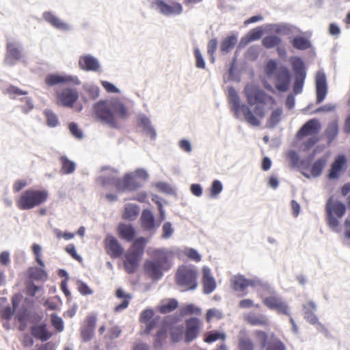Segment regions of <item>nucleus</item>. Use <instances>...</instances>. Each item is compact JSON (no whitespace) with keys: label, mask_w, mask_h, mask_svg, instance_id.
<instances>
[{"label":"nucleus","mask_w":350,"mask_h":350,"mask_svg":"<svg viewBox=\"0 0 350 350\" xmlns=\"http://www.w3.org/2000/svg\"><path fill=\"white\" fill-rule=\"evenodd\" d=\"M228 92V100L232 105V110L234 115L238 116L239 111H241L245 121L254 126H260V119L263 118L265 116V108L261 105H265L268 101L271 104L275 103V98L268 95L259 87L248 84L245 87L243 93L247 104L250 106L255 105L252 111L249 106L240 104V98L233 88H229Z\"/></svg>","instance_id":"f257e3e1"},{"label":"nucleus","mask_w":350,"mask_h":350,"mask_svg":"<svg viewBox=\"0 0 350 350\" xmlns=\"http://www.w3.org/2000/svg\"><path fill=\"white\" fill-rule=\"evenodd\" d=\"M93 116L98 121L118 127L117 118L125 119L128 116L127 109L119 100H100L93 105Z\"/></svg>","instance_id":"f03ea898"},{"label":"nucleus","mask_w":350,"mask_h":350,"mask_svg":"<svg viewBox=\"0 0 350 350\" xmlns=\"http://www.w3.org/2000/svg\"><path fill=\"white\" fill-rule=\"evenodd\" d=\"M150 255L152 260L145 262L144 272L153 280H160L163 272L172 267L174 252L167 248H159L152 250Z\"/></svg>","instance_id":"7ed1b4c3"},{"label":"nucleus","mask_w":350,"mask_h":350,"mask_svg":"<svg viewBox=\"0 0 350 350\" xmlns=\"http://www.w3.org/2000/svg\"><path fill=\"white\" fill-rule=\"evenodd\" d=\"M48 197L49 193L45 189L29 188L21 193L16 204L20 210H29L44 203Z\"/></svg>","instance_id":"20e7f679"},{"label":"nucleus","mask_w":350,"mask_h":350,"mask_svg":"<svg viewBox=\"0 0 350 350\" xmlns=\"http://www.w3.org/2000/svg\"><path fill=\"white\" fill-rule=\"evenodd\" d=\"M146 240L139 237L135 240L128 252L124 255V267L129 273H134L139 266V262L144 252Z\"/></svg>","instance_id":"39448f33"},{"label":"nucleus","mask_w":350,"mask_h":350,"mask_svg":"<svg viewBox=\"0 0 350 350\" xmlns=\"http://www.w3.org/2000/svg\"><path fill=\"white\" fill-rule=\"evenodd\" d=\"M175 280L177 285L185 290H193L197 286V272L191 267L180 266L175 274Z\"/></svg>","instance_id":"423d86ee"},{"label":"nucleus","mask_w":350,"mask_h":350,"mask_svg":"<svg viewBox=\"0 0 350 350\" xmlns=\"http://www.w3.org/2000/svg\"><path fill=\"white\" fill-rule=\"evenodd\" d=\"M325 209L328 225L332 229L336 228L339 225L338 218L342 217L345 213V205L338 200H334L332 196L326 203Z\"/></svg>","instance_id":"0eeeda50"},{"label":"nucleus","mask_w":350,"mask_h":350,"mask_svg":"<svg viewBox=\"0 0 350 350\" xmlns=\"http://www.w3.org/2000/svg\"><path fill=\"white\" fill-rule=\"evenodd\" d=\"M292 67L296 75L293 85V92L295 94H299L302 92L304 80L306 78L304 64L300 58L297 57L293 60Z\"/></svg>","instance_id":"6e6552de"},{"label":"nucleus","mask_w":350,"mask_h":350,"mask_svg":"<svg viewBox=\"0 0 350 350\" xmlns=\"http://www.w3.org/2000/svg\"><path fill=\"white\" fill-rule=\"evenodd\" d=\"M262 303L269 309L275 310L278 314L289 315L288 305L281 297L275 294L263 298Z\"/></svg>","instance_id":"1a4fd4ad"},{"label":"nucleus","mask_w":350,"mask_h":350,"mask_svg":"<svg viewBox=\"0 0 350 350\" xmlns=\"http://www.w3.org/2000/svg\"><path fill=\"white\" fill-rule=\"evenodd\" d=\"M255 336L260 346L262 348L267 347L266 350H286L284 343L278 338H271L268 342V335L263 331H256Z\"/></svg>","instance_id":"9d476101"},{"label":"nucleus","mask_w":350,"mask_h":350,"mask_svg":"<svg viewBox=\"0 0 350 350\" xmlns=\"http://www.w3.org/2000/svg\"><path fill=\"white\" fill-rule=\"evenodd\" d=\"M291 82V74L289 70L285 66H280L275 73V88L282 92H286L288 90Z\"/></svg>","instance_id":"9b49d317"},{"label":"nucleus","mask_w":350,"mask_h":350,"mask_svg":"<svg viewBox=\"0 0 350 350\" xmlns=\"http://www.w3.org/2000/svg\"><path fill=\"white\" fill-rule=\"evenodd\" d=\"M78 98L76 89L66 88L57 94V103L66 107H72Z\"/></svg>","instance_id":"f8f14e48"},{"label":"nucleus","mask_w":350,"mask_h":350,"mask_svg":"<svg viewBox=\"0 0 350 350\" xmlns=\"http://www.w3.org/2000/svg\"><path fill=\"white\" fill-rule=\"evenodd\" d=\"M96 324V315L90 314L86 317L80 329V335L83 342H88L92 339Z\"/></svg>","instance_id":"ddd939ff"},{"label":"nucleus","mask_w":350,"mask_h":350,"mask_svg":"<svg viewBox=\"0 0 350 350\" xmlns=\"http://www.w3.org/2000/svg\"><path fill=\"white\" fill-rule=\"evenodd\" d=\"M105 249L107 254L113 258L122 256L124 249L119 241L112 235H107L104 241Z\"/></svg>","instance_id":"4468645a"},{"label":"nucleus","mask_w":350,"mask_h":350,"mask_svg":"<svg viewBox=\"0 0 350 350\" xmlns=\"http://www.w3.org/2000/svg\"><path fill=\"white\" fill-rule=\"evenodd\" d=\"M200 321L198 318L192 317L186 320V329L185 331V342H191L198 337L200 329Z\"/></svg>","instance_id":"2eb2a0df"},{"label":"nucleus","mask_w":350,"mask_h":350,"mask_svg":"<svg viewBox=\"0 0 350 350\" xmlns=\"http://www.w3.org/2000/svg\"><path fill=\"white\" fill-rule=\"evenodd\" d=\"M45 83L49 86H53L60 83L79 85L80 81L77 77L50 74L46 77Z\"/></svg>","instance_id":"dca6fc26"},{"label":"nucleus","mask_w":350,"mask_h":350,"mask_svg":"<svg viewBox=\"0 0 350 350\" xmlns=\"http://www.w3.org/2000/svg\"><path fill=\"white\" fill-rule=\"evenodd\" d=\"M315 86L317 104H319L325 98L327 93V86L326 82V77L323 72H318L315 77Z\"/></svg>","instance_id":"f3484780"},{"label":"nucleus","mask_w":350,"mask_h":350,"mask_svg":"<svg viewBox=\"0 0 350 350\" xmlns=\"http://www.w3.org/2000/svg\"><path fill=\"white\" fill-rule=\"evenodd\" d=\"M321 129L319 121L315 118L306 122L297 133V139H301L304 137L316 135Z\"/></svg>","instance_id":"a211bd4d"},{"label":"nucleus","mask_w":350,"mask_h":350,"mask_svg":"<svg viewBox=\"0 0 350 350\" xmlns=\"http://www.w3.org/2000/svg\"><path fill=\"white\" fill-rule=\"evenodd\" d=\"M22 57V53L18 45L15 42H9L6 46L5 63L8 65H14L16 61Z\"/></svg>","instance_id":"6ab92c4d"},{"label":"nucleus","mask_w":350,"mask_h":350,"mask_svg":"<svg viewBox=\"0 0 350 350\" xmlns=\"http://www.w3.org/2000/svg\"><path fill=\"white\" fill-rule=\"evenodd\" d=\"M202 284L203 292L205 294H210L216 288V282L211 275V269L208 267L202 269Z\"/></svg>","instance_id":"aec40b11"},{"label":"nucleus","mask_w":350,"mask_h":350,"mask_svg":"<svg viewBox=\"0 0 350 350\" xmlns=\"http://www.w3.org/2000/svg\"><path fill=\"white\" fill-rule=\"evenodd\" d=\"M81 69L86 71H99L100 64L98 60L94 57L87 55L81 56L79 61Z\"/></svg>","instance_id":"412c9836"},{"label":"nucleus","mask_w":350,"mask_h":350,"mask_svg":"<svg viewBox=\"0 0 350 350\" xmlns=\"http://www.w3.org/2000/svg\"><path fill=\"white\" fill-rule=\"evenodd\" d=\"M255 281L246 279L244 276L238 275L231 279V286L235 291H245L248 286H254Z\"/></svg>","instance_id":"4be33fe9"},{"label":"nucleus","mask_w":350,"mask_h":350,"mask_svg":"<svg viewBox=\"0 0 350 350\" xmlns=\"http://www.w3.org/2000/svg\"><path fill=\"white\" fill-rule=\"evenodd\" d=\"M117 234L120 239L130 242L134 239L136 232L133 225L120 223L117 228Z\"/></svg>","instance_id":"5701e85b"},{"label":"nucleus","mask_w":350,"mask_h":350,"mask_svg":"<svg viewBox=\"0 0 350 350\" xmlns=\"http://www.w3.org/2000/svg\"><path fill=\"white\" fill-rule=\"evenodd\" d=\"M30 331L33 337L43 342L48 340L53 335L44 323L31 326Z\"/></svg>","instance_id":"b1692460"},{"label":"nucleus","mask_w":350,"mask_h":350,"mask_svg":"<svg viewBox=\"0 0 350 350\" xmlns=\"http://www.w3.org/2000/svg\"><path fill=\"white\" fill-rule=\"evenodd\" d=\"M346 158L344 155H338L333 162L329 170L328 176L330 179L338 178L346 164Z\"/></svg>","instance_id":"393cba45"},{"label":"nucleus","mask_w":350,"mask_h":350,"mask_svg":"<svg viewBox=\"0 0 350 350\" xmlns=\"http://www.w3.org/2000/svg\"><path fill=\"white\" fill-rule=\"evenodd\" d=\"M152 4L157 6L159 9L160 12L164 15H170L173 13L180 14L182 12V6L180 3L171 6L163 0H154Z\"/></svg>","instance_id":"a878e982"},{"label":"nucleus","mask_w":350,"mask_h":350,"mask_svg":"<svg viewBox=\"0 0 350 350\" xmlns=\"http://www.w3.org/2000/svg\"><path fill=\"white\" fill-rule=\"evenodd\" d=\"M21 295L18 294L14 295L12 298V308L7 306L0 311L1 317L5 320H10L12 317L14 312L16 310L21 301Z\"/></svg>","instance_id":"bb28decb"},{"label":"nucleus","mask_w":350,"mask_h":350,"mask_svg":"<svg viewBox=\"0 0 350 350\" xmlns=\"http://www.w3.org/2000/svg\"><path fill=\"white\" fill-rule=\"evenodd\" d=\"M245 321L251 325L266 326L269 324L268 319L261 314L250 312L245 316Z\"/></svg>","instance_id":"cd10ccee"},{"label":"nucleus","mask_w":350,"mask_h":350,"mask_svg":"<svg viewBox=\"0 0 350 350\" xmlns=\"http://www.w3.org/2000/svg\"><path fill=\"white\" fill-rule=\"evenodd\" d=\"M142 227L146 230H152L154 228V217L148 209L143 211L141 216Z\"/></svg>","instance_id":"c85d7f7f"},{"label":"nucleus","mask_w":350,"mask_h":350,"mask_svg":"<svg viewBox=\"0 0 350 350\" xmlns=\"http://www.w3.org/2000/svg\"><path fill=\"white\" fill-rule=\"evenodd\" d=\"M43 18L46 21H47L56 29L60 30H66L68 29V25L66 23L62 22L59 18H57L51 12H45L43 14Z\"/></svg>","instance_id":"c756f323"},{"label":"nucleus","mask_w":350,"mask_h":350,"mask_svg":"<svg viewBox=\"0 0 350 350\" xmlns=\"http://www.w3.org/2000/svg\"><path fill=\"white\" fill-rule=\"evenodd\" d=\"M139 206L133 204H127L124 206L122 218L129 221H134L139 215Z\"/></svg>","instance_id":"7c9ffc66"},{"label":"nucleus","mask_w":350,"mask_h":350,"mask_svg":"<svg viewBox=\"0 0 350 350\" xmlns=\"http://www.w3.org/2000/svg\"><path fill=\"white\" fill-rule=\"evenodd\" d=\"M27 280H43L47 278L46 273L36 267H29L27 271Z\"/></svg>","instance_id":"2f4dec72"},{"label":"nucleus","mask_w":350,"mask_h":350,"mask_svg":"<svg viewBox=\"0 0 350 350\" xmlns=\"http://www.w3.org/2000/svg\"><path fill=\"white\" fill-rule=\"evenodd\" d=\"M177 307L178 301L175 299H170L162 301L161 305L158 306L157 310L161 314H167L176 309Z\"/></svg>","instance_id":"473e14b6"},{"label":"nucleus","mask_w":350,"mask_h":350,"mask_svg":"<svg viewBox=\"0 0 350 350\" xmlns=\"http://www.w3.org/2000/svg\"><path fill=\"white\" fill-rule=\"evenodd\" d=\"M237 42V38L235 35L228 36L221 42L220 50L223 53H228L231 51Z\"/></svg>","instance_id":"72a5a7b5"},{"label":"nucleus","mask_w":350,"mask_h":350,"mask_svg":"<svg viewBox=\"0 0 350 350\" xmlns=\"http://www.w3.org/2000/svg\"><path fill=\"white\" fill-rule=\"evenodd\" d=\"M116 295L118 298L124 299L121 304L117 305L115 308V312H119L128 307L129 301L131 299V295L125 293L122 288H118L116 290Z\"/></svg>","instance_id":"f704fd0d"},{"label":"nucleus","mask_w":350,"mask_h":350,"mask_svg":"<svg viewBox=\"0 0 350 350\" xmlns=\"http://www.w3.org/2000/svg\"><path fill=\"white\" fill-rule=\"evenodd\" d=\"M338 120H334L329 123L327 129L325 131V135L328 140L329 143H331L338 135Z\"/></svg>","instance_id":"c9c22d12"},{"label":"nucleus","mask_w":350,"mask_h":350,"mask_svg":"<svg viewBox=\"0 0 350 350\" xmlns=\"http://www.w3.org/2000/svg\"><path fill=\"white\" fill-rule=\"evenodd\" d=\"M15 319L19 322L18 329L24 331L27 327V323L29 319V313L26 308L18 310L15 314Z\"/></svg>","instance_id":"e433bc0d"},{"label":"nucleus","mask_w":350,"mask_h":350,"mask_svg":"<svg viewBox=\"0 0 350 350\" xmlns=\"http://www.w3.org/2000/svg\"><path fill=\"white\" fill-rule=\"evenodd\" d=\"M282 42V39L275 35L265 36L262 40V46L266 49H272L278 46Z\"/></svg>","instance_id":"4c0bfd02"},{"label":"nucleus","mask_w":350,"mask_h":350,"mask_svg":"<svg viewBox=\"0 0 350 350\" xmlns=\"http://www.w3.org/2000/svg\"><path fill=\"white\" fill-rule=\"evenodd\" d=\"M292 45L294 48L299 50H306L310 47V41L302 36H297L291 41Z\"/></svg>","instance_id":"58836bf2"},{"label":"nucleus","mask_w":350,"mask_h":350,"mask_svg":"<svg viewBox=\"0 0 350 350\" xmlns=\"http://www.w3.org/2000/svg\"><path fill=\"white\" fill-rule=\"evenodd\" d=\"M62 163V171L63 174H68L75 170V164L69 160L66 156H62L59 159Z\"/></svg>","instance_id":"ea45409f"},{"label":"nucleus","mask_w":350,"mask_h":350,"mask_svg":"<svg viewBox=\"0 0 350 350\" xmlns=\"http://www.w3.org/2000/svg\"><path fill=\"white\" fill-rule=\"evenodd\" d=\"M3 93L9 95L12 99H16L18 96L22 95H27V92L24 91L18 87L10 85L4 91Z\"/></svg>","instance_id":"a19ab883"},{"label":"nucleus","mask_w":350,"mask_h":350,"mask_svg":"<svg viewBox=\"0 0 350 350\" xmlns=\"http://www.w3.org/2000/svg\"><path fill=\"white\" fill-rule=\"evenodd\" d=\"M139 120V126L143 128L144 131L152 138H154L156 136V133L154 129L150 125L149 119L146 117H141Z\"/></svg>","instance_id":"79ce46f5"},{"label":"nucleus","mask_w":350,"mask_h":350,"mask_svg":"<svg viewBox=\"0 0 350 350\" xmlns=\"http://www.w3.org/2000/svg\"><path fill=\"white\" fill-rule=\"evenodd\" d=\"M282 115V108L279 107V108L274 109L271 112V113L268 119L267 124H269V126L271 127H273L276 124H278L281 120Z\"/></svg>","instance_id":"37998d69"},{"label":"nucleus","mask_w":350,"mask_h":350,"mask_svg":"<svg viewBox=\"0 0 350 350\" xmlns=\"http://www.w3.org/2000/svg\"><path fill=\"white\" fill-rule=\"evenodd\" d=\"M226 337V334L223 332H212L207 333L204 340L205 342L211 343L217 340H224Z\"/></svg>","instance_id":"c03bdc74"},{"label":"nucleus","mask_w":350,"mask_h":350,"mask_svg":"<svg viewBox=\"0 0 350 350\" xmlns=\"http://www.w3.org/2000/svg\"><path fill=\"white\" fill-rule=\"evenodd\" d=\"M183 326H173L170 329V336L172 340L174 342H179L183 338Z\"/></svg>","instance_id":"a18cd8bd"},{"label":"nucleus","mask_w":350,"mask_h":350,"mask_svg":"<svg viewBox=\"0 0 350 350\" xmlns=\"http://www.w3.org/2000/svg\"><path fill=\"white\" fill-rule=\"evenodd\" d=\"M325 160L323 159H319L312 165L311 167V174L313 176H319L325 166Z\"/></svg>","instance_id":"49530a36"},{"label":"nucleus","mask_w":350,"mask_h":350,"mask_svg":"<svg viewBox=\"0 0 350 350\" xmlns=\"http://www.w3.org/2000/svg\"><path fill=\"white\" fill-rule=\"evenodd\" d=\"M124 177L127 191H135L141 187L131 174H126L124 175Z\"/></svg>","instance_id":"de8ad7c7"},{"label":"nucleus","mask_w":350,"mask_h":350,"mask_svg":"<svg viewBox=\"0 0 350 350\" xmlns=\"http://www.w3.org/2000/svg\"><path fill=\"white\" fill-rule=\"evenodd\" d=\"M25 293L27 295L30 297H34L37 293L38 291L40 289L38 286H36L33 284L31 280H26L25 282Z\"/></svg>","instance_id":"09e8293b"},{"label":"nucleus","mask_w":350,"mask_h":350,"mask_svg":"<svg viewBox=\"0 0 350 350\" xmlns=\"http://www.w3.org/2000/svg\"><path fill=\"white\" fill-rule=\"evenodd\" d=\"M44 114L46 118L47 124L51 127H55L58 124V119L55 113L51 110H45Z\"/></svg>","instance_id":"8fccbe9b"},{"label":"nucleus","mask_w":350,"mask_h":350,"mask_svg":"<svg viewBox=\"0 0 350 350\" xmlns=\"http://www.w3.org/2000/svg\"><path fill=\"white\" fill-rule=\"evenodd\" d=\"M166 336V331L165 329L158 331L155 335L154 347L156 348L161 347L165 340Z\"/></svg>","instance_id":"3c124183"},{"label":"nucleus","mask_w":350,"mask_h":350,"mask_svg":"<svg viewBox=\"0 0 350 350\" xmlns=\"http://www.w3.org/2000/svg\"><path fill=\"white\" fill-rule=\"evenodd\" d=\"M223 189V186L221 183L218 180H215L210 188V195L212 198H215L218 194H219Z\"/></svg>","instance_id":"603ef678"},{"label":"nucleus","mask_w":350,"mask_h":350,"mask_svg":"<svg viewBox=\"0 0 350 350\" xmlns=\"http://www.w3.org/2000/svg\"><path fill=\"white\" fill-rule=\"evenodd\" d=\"M286 156L289 160L290 167L291 168H295L298 166L299 163V157L295 151L290 150L288 152Z\"/></svg>","instance_id":"864d4df0"},{"label":"nucleus","mask_w":350,"mask_h":350,"mask_svg":"<svg viewBox=\"0 0 350 350\" xmlns=\"http://www.w3.org/2000/svg\"><path fill=\"white\" fill-rule=\"evenodd\" d=\"M51 323L54 328L58 332L64 330V323L61 317L57 316L55 314H51Z\"/></svg>","instance_id":"5fc2aeb1"},{"label":"nucleus","mask_w":350,"mask_h":350,"mask_svg":"<svg viewBox=\"0 0 350 350\" xmlns=\"http://www.w3.org/2000/svg\"><path fill=\"white\" fill-rule=\"evenodd\" d=\"M217 40L216 38H213L208 41L207 45V53L211 56L212 62H214L215 61L214 53L217 49Z\"/></svg>","instance_id":"6e6d98bb"},{"label":"nucleus","mask_w":350,"mask_h":350,"mask_svg":"<svg viewBox=\"0 0 350 350\" xmlns=\"http://www.w3.org/2000/svg\"><path fill=\"white\" fill-rule=\"evenodd\" d=\"M154 316V311L152 309H146L142 311L139 317V321L142 323L150 321Z\"/></svg>","instance_id":"4d7b16f0"},{"label":"nucleus","mask_w":350,"mask_h":350,"mask_svg":"<svg viewBox=\"0 0 350 350\" xmlns=\"http://www.w3.org/2000/svg\"><path fill=\"white\" fill-rule=\"evenodd\" d=\"M77 289L81 295H88L92 294V291L85 282L78 280L77 282Z\"/></svg>","instance_id":"13d9d810"},{"label":"nucleus","mask_w":350,"mask_h":350,"mask_svg":"<svg viewBox=\"0 0 350 350\" xmlns=\"http://www.w3.org/2000/svg\"><path fill=\"white\" fill-rule=\"evenodd\" d=\"M248 36L252 41L259 40L263 35V30L261 27H256L251 30L248 33Z\"/></svg>","instance_id":"bf43d9fd"},{"label":"nucleus","mask_w":350,"mask_h":350,"mask_svg":"<svg viewBox=\"0 0 350 350\" xmlns=\"http://www.w3.org/2000/svg\"><path fill=\"white\" fill-rule=\"evenodd\" d=\"M278 68H277V64L274 60H269L265 66V72L268 77L272 76L275 72H276Z\"/></svg>","instance_id":"052dcab7"},{"label":"nucleus","mask_w":350,"mask_h":350,"mask_svg":"<svg viewBox=\"0 0 350 350\" xmlns=\"http://www.w3.org/2000/svg\"><path fill=\"white\" fill-rule=\"evenodd\" d=\"M222 317V313L217 309H210L207 311L206 314V320L207 322H210L213 318L220 319Z\"/></svg>","instance_id":"680f3d73"},{"label":"nucleus","mask_w":350,"mask_h":350,"mask_svg":"<svg viewBox=\"0 0 350 350\" xmlns=\"http://www.w3.org/2000/svg\"><path fill=\"white\" fill-rule=\"evenodd\" d=\"M118 192H124L127 191L125 177L123 178H119L116 177V180L113 185Z\"/></svg>","instance_id":"e2e57ef3"},{"label":"nucleus","mask_w":350,"mask_h":350,"mask_svg":"<svg viewBox=\"0 0 350 350\" xmlns=\"http://www.w3.org/2000/svg\"><path fill=\"white\" fill-rule=\"evenodd\" d=\"M115 180L116 176H100L98 179L99 183L104 187L108 185H114Z\"/></svg>","instance_id":"0e129e2a"},{"label":"nucleus","mask_w":350,"mask_h":350,"mask_svg":"<svg viewBox=\"0 0 350 350\" xmlns=\"http://www.w3.org/2000/svg\"><path fill=\"white\" fill-rule=\"evenodd\" d=\"M194 55L196 57V67H198L199 68H205V62H204L202 55L198 49H195Z\"/></svg>","instance_id":"69168bd1"},{"label":"nucleus","mask_w":350,"mask_h":350,"mask_svg":"<svg viewBox=\"0 0 350 350\" xmlns=\"http://www.w3.org/2000/svg\"><path fill=\"white\" fill-rule=\"evenodd\" d=\"M121 329L118 327H113L108 330V333L105 336L109 340H113L120 336Z\"/></svg>","instance_id":"338daca9"},{"label":"nucleus","mask_w":350,"mask_h":350,"mask_svg":"<svg viewBox=\"0 0 350 350\" xmlns=\"http://www.w3.org/2000/svg\"><path fill=\"white\" fill-rule=\"evenodd\" d=\"M240 350H254V345L250 339H243L239 342Z\"/></svg>","instance_id":"774afa93"}]
</instances>
